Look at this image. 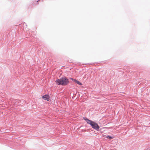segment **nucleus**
<instances>
[{
  "mask_svg": "<svg viewBox=\"0 0 150 150\" xmlns=\"http://www.w3.org/2000/svg\"><path fill=\"white\" fill-rule=\"evenodd\" d=\"M58 85H62L65 86L67 85L69 83L68 79L66 77H63L57 79L55 81Z\"/></svg>",
  "mask_w": 150,
  "mask_h": 150,
  "instance_id": "obj_1",
  "label": "nucleus"
},
{
  "mask_svg": "<svg viewBox=\"0 0 150 150\" xmlns=\"http://www.w3.org/2000/svg\"><path fill=\"white\" fill-rule=\"evenodd\" d=\"M83 119L86 121V122L88 124L91 125L93 128L96 130L98 129H99V126L96 122L90 120L86 117L83 118Z\"/></svg>",
  "mask_w": 150,
  "mask_h": 150,
  "instance_id": "obj_2",
  "label": "nucleus"
},
{
  "mask_svg": "<svg viewBox=\"0 0 150 150\" xmlns=\"http://www.w3.org/2000/svg\"><path fill=\"white\" fill-rule=\"evenodd\" d=\"M42 99L49 101L50 100V96L48 95H45L42 97Z\"/></svg>",
  "mask_w": 150,
  "mask_h": 150,
  "instance_id": "obj_3",
  "label": "nucleus"
},
{
  "mask_svg": "<svg viewBox=\"0 0 150 150\" xmlns=\"http://www.w3.org/2000/svg\"><path fill=\"white\" fill-rule=\"evenodd\" d=\"M74 81L75 83H77V84H79L80 85H82V83H80L76 79H74Z\"/></svg>",
  "mask_w": 150,
  "mask_h": 150,
  "instance_id": "obj_4",
  "label": "nucleus"
},
{
  "mask_svg": "<svg viewBox=\"0 0 150 150\" xmlns=\"http://www.w3.org/2000/svg\"><path fill=\"white\" fill-rule=\"evenodd\" d=\"M106 137L107 138H108L109 139H110V140L112 138V137H110V136H109L107 137Z\"/></svg>",
  "mask_w": 150,
  "mask_h": 150,
  "instance_id": "obj_5",
  "label": "nucleus"
},
{
  "mask_svg": "<svg viewBox=\"0 0 150 150\" xmlns=\"http://www.w3.org/2000/svg\"><path fill=\"white\" fill-rule=\"evenodd\" d=\"M70 79H71V80H72V81H74V79H73L71 78H70Z\"/></svg>",
  "mask_w": 150,
  "mask_h": 150,
  "instance_id": "obj_6",
  "label": "nucleus"
}]
</instances>
